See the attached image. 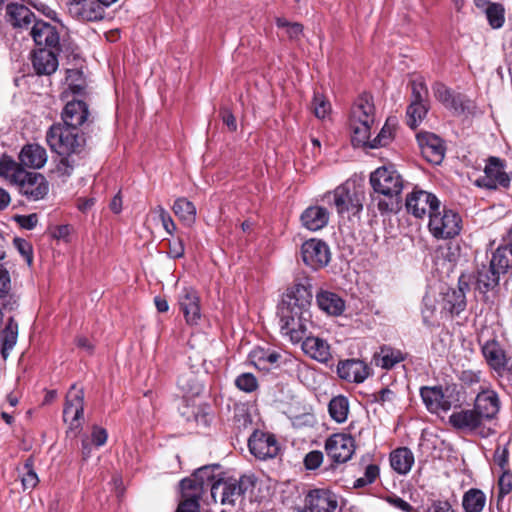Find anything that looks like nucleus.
I'll use <instances>...</instances> for the list:
<instances>
[{
    "label": "nucleus",
    "instance_id": "f257e3e1",
    "mask_svg": "<svg viewBox=\"0 0 512 512\" xmlns=\"http://www.w3.org/2000/svg\"><path fill=\"white\" fill-rule=\"evenodd\" d=\"M311 300L310 288L304 284H296L287 290L278 306L281 331L293 343H299L307 336Z\"/></svg>",
    "mask_w": 512,
    "mask_h": 512
},
{
    "label": "nucleus",
    "instance_id": "f03ea898",
    "mask_svg": "<svg viewBox=\"0 0 512 512\" xmlns=\"http://www.w3.org/2000/svg\"><path fill=\"white\" fill-rule=\"evenodd\" d=\"M2 179L16 185L29 200L43 199L49 192V183L42 174L21 169L5 155H2Z\"/></svg>",
    "mask_w": 512,
    "mask_h": 512
},
{
    "label": "nucleus",
    "instance_id": "7ed1b4c3",
    "mask_svg": "<svg viewBox=\"0 0 512 512\" xmlns=\"http://www.w3.org/2000/svg\"><path fill=\"white\" fill-rule=\"evenodd\" d=\"M369 182L375 194L385 197L379 200L378 210L381 213L397 211L404 183L399 172L391 166H382L370 174Z\"/></svg>",
    "mask_w": 512,
    "mask_h": 512
},
{
    "label": "nucleus",
    "instance_id": "20e7f679",
    "mask_svg": "<svg viewBox=\"0 0 512 512\" xmlns=\"http://www.w3.org/2000/svg\"><path fill=\"white\" fill-rule=\"evenodd\" d=\"M375 122V107L372 97L368 94L360 96L350 113L349 126L354 145H366L371 135V127Z\"/></svg>",
    "mask_w": 512,
    "mask_h": 512
},
{
    "label": "nucleus",
    "instance_id": "39448f33",
    "mask_svg": "<svg viewBox=\"0 0 512 512\" xmlns=\"http://www.w3.org/2000/svg\"><path fill=\"white\" fill-rule=\"evenodd\" d=\"M46 141L52 151L62 156L79 153L85 144V139L78 130L61 124L50 127Z\"/></svg>",
    "mask_w": 512,
    "mask_h": 512
},
{
    "label": "nucleus",
    "instance_id": "423d86ee",
    "mask_svg": "<svg viewBox=\"0 0 512 512\" xmlns=\"http://www.w3.org/2000/svg\"><path fill=\"white\" fill-rule=\"evenodd\" d=\"M252 487V478L249 476H242L239 479H218L211 485L210 490L211 496L215 502L219 500L222 505L233 507Z\"/></svg>",
    "mask_w": 512,
    "mask_h": 512
},
{
    "label": "nucleus",
    "instance_id": "0eeeda50",
    "mask_svg": "<svg viewBox=\"0 0 512 512\" xmlns=\"http://www.w3.org/2000/svg\"><path fill=\"white\" fill-rule=\"evenodd\" d=\"M461 224L462 219L457 212L443 207L430 214L428 227L435 238L451 239L460 233Z\"/></svg>",
    "mask_w": 512,
    "mask_h": 512
},
{
    "label": "nucleus",
    "instance_id": "6e6552de",
    "mask_svg": "<svg viewBox=\"0 0 512 512\" xmlns=\"http://www.w3.org/2000/svg\"><path fill=\"white\" fill-rule=\"evenodd\" d=\"M449 423L457 430L487 438L495 430L487 425L475 408L454 411L449 416Z\"/></svg>",
    "mask_w": 512,
    "mask_h": 512
},
{
    "label": "nucleus",
    "instance_id": "1a4fd4ad",
    "mask_svg": "<svg viewBox=\"0 0 512 512\" xmlns=\"http://www.w3.org/2000/svg\"><path fill=\"white\" fill-rule=\"evenodd\" d=\"M435 98L446 108L453 110L457 115L474 114L476 105L474 101L462 94H453L449 88L442 83H435L432 87Z\"/></svg>",
    "mask_w": 512,
    "mask_h": 512
},
{
    "label": "nucleus",
    "instance_id": "9d476101",
    "mask_svg": "<svg viewBox=\"0 0 512 512\" xmlns=\"http://www.w3.org/2000/svg\"><path fill=\"white\" fill-rule=\"evenodd\" d=\"M405 206L407 212L416 218H423L424 216L434 213L440 208V201L438 198L424 190H414L406 197Z\"/></svg>",
    "mask_w": 512,
    "mask_h": 512
},
{
    "label": "nucleus",
    "instance_id": "9b49d317",
    "mask_svg": "<svg viewBox=\"0 0 512 512\" xmlns=\"http://www.w3.org/2000/svg\"><path fill=\"white\" fill-rule=\"evenodd\" d=\"M66 8L72 18L82 22L99 21L105 16V9L95 0H68Z\"/></svg>",
    "mask_w": 512,
    "mask_h": 512
},
{
    "label": "nucleus",
    "instance_id": "f8f14e48",
    "mask_svg": "<svg viewBox=\"0 0 512 512\" xmlns=\"http://www.w3.org/2000/svg\"><path fill=\"white\" fill-rule=\"evenodd\" d=\"M303 262L312 269L325 267L330 261V249L328 245L317 239L305 241L301 247Z\"/></svg>",
    "mask_w": 512,
    "mask_h": 512
},
{
    "label": "nucleus",
    "instance_id": "ddd939ff",
    "mask_svg": "<svg viewBox=\"0 0 512 512\" xmlns=\"http://www.w3.org/2000/svg\"><path fill=\"white\" fill-rule=\"evenodd\" d=\"M325 450L334 462H347L355 450L354 439L348 434H333L326 440Z\"/></svg>",
    "mask_w": 512,
    "mask_h": 512
},
{
    "label": "nucleus",
    "instance_id": "4468645a",
    "mask_svg": "<svg viewBox=\"0 0 512 512\" xmlns=\"http://www.w3.org/2000/svg\"><path fill=\"white\" fill-rule=\"evenodd\" d=\"M484 175L475 183L479 187L495 189L498 185L508 187L511 177L504 171L503 162L497 157H490L484 169Z\"/></svg>",
    "mask_w": 512,
    "mask_h": 512
},
{
    "label": "nucleus",
    "instance_id": "2eb2a0df",
    "mask_svg": "<svg viewBox=\"0 0 512 512\" xmlns=\"http://www.w3.org/2000/svg\"><path fill=\"white\" fill-rule=\"evenodd\" d=\"M328 197H332L333 204L340 215L345 212L357 214L363 208L362 195L356 191H351L348 184L338 186L332 193L328 194Z\"/></svg>",
    "mask_w": 512,
    "mask_h": 512
},
{
    "label": "nucleus",
    "instance_id": "dca6fc26",
    "mask_svg": "<svg viewBox=\"0 0 512 512\" xmlns=\"http://www.w3.org/2000/svg\"><path fill=\"white\" fill-rule=\"evenodd\" d=\"M248 447L257 459L274 458L279 452V446L274 435L262 431H254L249 437Z\"/></svg>",
    "mask_w": 512,
    "mask_h": 512
},
{
    "label": "nucleus",
    "instance_id": "f3484780",
    "mask_svg": "<svg viewBox=\"0 0 512 512\" xmlns=\"http://www.w3.org/2000/svg\"><path fill=\"white\" fill-rule=\"evenodd\" d=\"M84 413V391L75 384L71 386L66 395V402L63 409V418L71 426L77 427L79 420Z\"/></svg>",
    "mask_w": 512,
    "mask_h": 512
},
{
    "label": "nucleus",
    "instance_id": "a211bd4d",
    "mask_svg": "<svg viewBox=\"0 0 512 512\" xmlns=\"http://www.w3.org/2000/svg\"><path fill=\"white\" fill-rule=\"evenodd\" d=\"M417 141L422 155L432 164H440L445 155L443 141L437 135L430 132H421L417 134Z\"/></svg>",
    "mask_w": 512,
    "mask_h": 512
},
{
    "label": "nucleus",
    "instance_id": "6ab92c4d",
    "mask_svg": "<svg viewBox=\"0 0 512 512\" xmlns=\"http://www.w3.org/2000/svg\"><path fill=\"white\" fill-rule=\"evenodd\" d=\"M474 408L486 424L490 425L500 410L498 394L491 389H484L480 391L476 396Z\"/></svg>",
    "mask_w": 512,
    "mask_h": 512
},
{
    "label": "nucleus",
    "instance_id": "aec40b11",
    "mask_svg": "<svg viewBox=\"0 0 512 512\" xmlns=\"http://www.w3.org/2000/svg\"><path fill=\"white\" fill-rule=\"evenodd\" d=\"M179 306L189 325H196L201 318L200 300L191 287H183L178 296Z\"/></svg>",
    "mask_w": 512,
    "mask_h": 512
},
{
    "label": "nucleus",
    "instance_id": "412c9836",
    "mask_svg": "<svg viewBox=\"0 0 512 512\" xmlns=\"http://www.w3.org/2000/svg\"><path fill=\"white\" fill-rule=\"evenodd\" d=\"M337 505L335 494L325 489H314L305 499V507L310 512H334Z\"/></svg>",
    "mask_w": 512,
    "mask_h": 512
},
{
    "label": "nucleus",
    "instance_id": "4be33fe9",
    "mask_svg": "<svg viewBox=\"0 0 512 512\" xmlns=\"http://www.w3.org/2000/svg\"><path fill=\"white\" fill-rule=\"evenodd\" d=\"M63 125L78 130L79 127L89 121L88 106L82 100L68 101L61 113Z\"/></svg>",
    "mask_w": 512,
    "mask_h": 512
},
{
    "label": "nucleus",
    "instance_id": "5701e85b",
    "mask_svg": "<svg viewBox=\"0 0 512 512\" xmlns=\"http://www.w3.org/2000/svg\"><path fill=\"white\" fill-rule=\"evenodd\" d=\"M338 376L348 382L362 383L370 374L367 364L359 359H347L337 365Z\"/></svg>",
    "mask_w": 512,
    "mask_h": 512
},
{
    "label": "nucleus",
    "instance_id": "b1692460",
    "mask_svg": "<svg viewBox=\"0 0 512 512\" xmlns=\"http://www.w3.org/2000/svg\"><path fill=\"white\" fill-rule=\"evenodd\" d=\"M219 465L203 466L195 471L191 477L185 478L180 482L181 489H189L196 492L199 489V494L202 495L208 486L214 482V470L218 469Z\"/></svg>",
    "mask_w": 512,
    "mask_h": 512
},
{
    "label": "nucleus",
    "instance_id": "393cba45",
    "mask_svg": "<svg viewBox=\"0 0 512 512\" xmlns=\"http://www.w3.org/2000/svg\"><path fill=\"white\" fill-rule=\"evenodd\" d=\"M5 10L6 21L15 29H28L35 20L34 13L23 4L10 2Z\"/></svg>",
    "mask_w": 512,
    "mask_h": 512
},
{
    "label": "nucleus",
    "instance_id": "a878e982",
    "mask_svg": "<svg viewBox=\"0 0 512 512\" xmlns=\"http://www.w3.org/2000/svg\"><path fill=\"white\" fill-rule=\"evenodd\" d=\"M38 46L55 48L59 44V34L55 26L43 20H34L30 32Z\"/></svg>",
    "mask_w": 512,
    "mask_h": 512
},
{
    "label": "nucleus",
    "instance_id": "bb28decb",
    "mask_svg": "<svg viewBox=\"0 0 512 512\" xmlns=\"http://www.w3.org/2000/svg\"><path fill=\"white\" fill-rule=\"evenodd\" d=\"M59 62L55 52L40 48L33 53L32 66L37 75L49 76L58 68Z\"/></svg>",
    "mask_w": 512,
    "mask_h": 512
},
{
    "label": "nucleus",
    "instance_id": "cd10ccee",
    "mask_svg": "<svg viewBox=\"0 0 512 512\" xmlns=\"http://www.w3.org/2000/svg\"><path fill=\"white\" fill-rule=\"evenodd\" d=\"M302 349L308 356L318 362L326 363L332 357L330 345L319 337L306 336L302 340Z\"/></svg>",
    "mask_w": 512,
    "mask_h": 512
},
{
    "label": "nucleus",
    "instance_id": "c85d7f7f",
    "mask_svg": "<svg viewBox=\"0 0 512 512\" xmlns=\"http://www.w3.org/2000/svg\"><path fill=\"white\" fill-rule=\"evenodd\" d=\"M300 220L308 230L318 231L328 224L329 212L321 206H310L303 211Z\"/></svg>",
    "mask_w": 512,
    "mask_h": 512
},
{
    "label": "nucleus",
    "instance_id": "c756f323",
    "mask_svg": "<svg viewBox=\"0 0 512 512\" xmlns=\"http://www.w3.org/2000/svg\"><path fill=\"white\" fill-rule=\"evenodd\" d=\"M318 307L331 316H339L345 310V301L336 293L320 290L316 294Z\"/></svg>",
    "mask_w": 512,
    "mask_h": 512
},
{
    "label": "nucleus",
    "instance_id": "7c9ffc66",
    "mask_svg": "<svg viewBox=\"0 0 512 512\" xmlns=\"http://www.w3.org/2000/svg\"><path fill=\"white\" fill-rule=\"evenodd\" d=\"M420 395L430 412L447 411L451 408L450 401L439 387H423L420 390Z\"/></svg>",
    "mask_w": 512,
    "mask_h": 512
},
{
    "label": "nucleus",
    "instance_id": "2f4dec72",
    "mask_svg": "<svg viewBox=\"0 0 512 512\" xmlns=\"http://www.w3.org/2000/svg\"><path fill=\"white\" fill-rule=\"evenodd\" d=\"M504 242L495 250L490 260L492 267H495L501 274H505L512 268V228Z\"/></svg>",
    "mask_w": 512,
    "mask_h": 512
},
{
    "label": "nucleus",
    "instance_id": "473e14b6",
    "mask_svg": "<svg viewBox=\"0 0 512 512\" xmlns=\"http://www.w3.org/2000/svg\"><path fill=\"white\" fill-rule=\"evenodd\" d=\"M19 159L22 165L39 169L46 163L47 153L46 150L38 144H28L22 148Z\"/></svg>",
    "mask_w": 512,
    "mask_h": 512
},
{
    "label": "nucleus",
    "instance_id": "72a5a7b5",
    "mask_svg": "<svg viewBox=\"0 0 512 512\" xmlns=\"http://www.w3.org/2000/svg\"><path fill=\"white\" fill-rule=\"evenodd\" d=\"M405 359V353L388 345L381 346L379 351L374 354L376 366L385 370L393 369L397 364L403 362Z\"/></svg>",
    "mask_w": 512,
    "mask_h": 512
},
{
    "label": "nucleus",
    "instance_id": "f704fd0d",
    "mask_svg": "<svg viewBox=\"0 0 512 512\" xmlns=\"http://www.w3.org/2000/svg\"><path fill=\"white\" fill-rule=\"evenodd\" d=\"M483 355L491 368L501 373L505 371V351L494 340L486 342L482 347Z\"/></svg>",
    "mask_w": 512,
    "mask_h": 512
},
{
    "label": "nucleus",
    "instance_id": "c9c22d12",
    "mask_svg": "<svg viewBox=\"0 0 512 512\" xmlns=\"http://www.w3.org/2000/svg\"><path fill=\"white\" fill-rule=\"evenodd\" d=\"M500 274L495 267H492L491 262L488 266L482 265L477 270V289L482 293L494 289L499 284Z\"/></svg>",
    "mask_w": 512,
    "mask_h": 512
},
{
    "label": "nucleus",
    "instance_id": "e433bc0d",
    "mask_svg": "<svg viewBox=\"0 0 512 512\" xmlns=\"http://www.w3.org/2000/svg\"><path fill=\"white\" fill-rule=\"evenodd\" d=\"M390 464L394 471L399 474H407L414 464V455L406 447L394 450L390 455Z\"/></svg>",
    "mask_w": 512,
    "mask_h": 512
},
{
    "label": "nucleus",
    "instance_id": "4c0bfd02",
    "mask_svg": "<svg viewBox=\"0 0 512 512\" xmlns=\"http://www.w3.org/2000/svg\"><path fill=\"white\" fill-rule=\"evenodd\" d=\"M174 214L186 225H192L196 220V207L185 197H179L172 206Z\"/></svg>",
    "mask_w": 512,
    "mask_h": 512
},
{
    "label": "nucleus",
    "instance_id": "58836bf2",
    "mask_svg": "<svg viewBox=\"0 0 512 512\" xmlns=\"http://www.w3.org/2000/svg\"><path fill=\"white\" fill-rule=\"evenodd\" d=\"M19 325L14 317H9L2 329V358H7V352L17 343Z\"/></svg>",
    "mask_w": 512,
    "mask_h": 512
},
{
    "label": "nucleus",
    "instance_id": "ea45409f",
    "mask_svg": "<svg viewBox=\"0 0 512 512\" xmlns=\"http://www.w3.org/2000/svg\"><path fill=\"white\" fill-rule=\"evenodd\" d=\"M466 307V297L461 288L447 292L443 298V309L452 315L460 314Z\"/></svg>",
    "mask_w": 512,
    "mask_h": 512
},
{
    "label": "nucleus",
    "instance_id": "a19ab883",
    "mask_svg": "<svg viewBox=\"0 0 512 512\" xmlns=\"http://www.w3.org/2000/svg\"><path fill=\"white\" fill-rule=\"evenodd\" d=\"M11 278L7 270L2 269V309L14 310L18 307L20 295L14 289L11 292Z\"/></svg>",
    "mask_w": 512,
    "mask_h": 512
},
{
    "label": "nucleus",
    "instance_id": "79ce46f5",
    "mask_svg": "<svg viewBox=\"0 0 512 512\" xmlns=\"http://www.w3.org/2000/svg\"><path fill=\"white\" fill-rule=\"evenodd\" d=\"M330 417L337 423H343L347 420L349 414V401L343 395L333 397L328 405Z\"/></svg>",
    "mask_w": 512,
    "mask_h": 512
},
{
    "label": "nucleus",
    "instance_id": "37998d69",
    "mask_svg": "<svg viewBox=\"0 0 512 512\" xmlns=\"http://www.w3.org/2000/svg\"><path fill=\"white\" fill-rule=\"evenodd\" d=\"M485 503V494L481 490L475 488L465 492L462 499V506L465 512H481Z\"/></svg>",
    "mask_w": 512,
    "mask_h": 512
},
{
    "label": "nucleus",
    "instance_id": "c03bdc74",
    "mask_svg": "<svg viewBox=\"0 0 512 512\" xmlns=\"http://www.w3.org/2000/svg\"><path fill=\"white\" fill-rule=\"evenodd\" d=\"M428 110V103L411 102L406 111L408 126L412 129L417 128L422 120L426 117Z\"/></svg>",
    "mask_w": 512,
    "mask_h": 512
},
{
    "label": "nucleus",
    "instance_id": "a18cd8bd",
    "mask_svg": "<svg viewBox=\"0 0 512 512\" xmlns=\"http://www.w3.org/2000/svg\"><path fill=\"white\" fill-rule=\"evenodd\" d=\"M183 500L178 505L176 512H199V500L202 495L199 494V489L196 492L189 489H181Z\"/></svg>",
    "mask_w": 512,
    "mask_h": 512
},
{
    "label": "nucleus",
    "instance_id": "49530a36",
    "mask_svg": "<svg viewBox=\"0 0 512 512\" xmlns=\"http://www.w3.org/2000/svg\"><path fill=\"white\" fill-rule=\"evenodd\" d=\"M489 25L493 29H499L505 21V8L500 3H492L486 7L485 11Z\"/></svg>",
    "mask_w": 512,
    "mask_h": 512
},
{
    "label": "nucleus",
    "instance_id": "de8ad7c7",
    "mask_svg": "<svg viewBox=\"0 0 512 512\" xmlns=\"http://www.w3.org/2000/svg\"><path fill=\"white\" fill-rule=\"evenodd\" d=\"M151 214L154 215V217L161 222L162 227L168 234H174V232L176 231V224L173 221L169 212L162 205H157L154 208H152Z\"/></svg>",
    "mask_w": 512,
    "mask_h": 512
},
{
    "label": "nucleus",
    "instance_id": "09e8293b",
    "mask_svg": "<svg viewBox=\"0 0 512 512\" xmlns=\"http://www.w3.org/2000/svg\"><path fill=\"white\" fill-rule=\"evenodd\" d=\"M411 88V102L428 103V88L423 79L413 80Z\"/></svg>",
    "mask_w": 512,
    "mask_h": 512
},
{
    "label": "nucleus",
    "instance_id": "8fccbe9b",
    "mask_svg": "<svg viewBox=\"0 0 512 512\" xmlns=\"http://www.w3.org/2000/svg\"><path fill=\"white\" fill-rule=\"evenodd\" d=\"M236 387L246 393H251L258 388V381L252 373H242L235 379Z\"/></svg>",
    "mask_w": 512,
    "mask_h": 512
},
{
    "label": "nucleus",
    "instance_id": "3c124183",
    "mask_svg": "<svg viewBox=\"0 0 512 512\" xmlns=\"http://www.w3.org/2000/svg\"><path fill=\"white\" fill-rule=\"evenodd\" d=\"M312 108L317 118L324 119L330 113L331 105L324 96L315 94L312 102Z\"/></svg>",
    "mask_w": 512,
    "mask_h": 512
},
{
    "label": "nucleus",
    "instance_id": "603ef678",
    "mask_svg": "<svg viewBox=\"0 0 512 512\" xmlns=\"http://www.w3.org/2000/svg\"><path fill=\"white\" fill-rule=\"evenodd\" d=\"M68 87L73 94H81L84 90V81L82 80V73L79 70H67Z\"/></svg>",
    "mask_w": 512,
    "mask_h": 512
},
{
    "label": "nucleus",
    "instance_id": "864d4df0",
    "mask_svg": "<svg viewBox=\"0 0 512 512\" xmlns=\"http://www.w3.org/2000/svg\"><path fill=\"white\" fill-rule=\"evenodd\" d=\"M379 476V467L376 464H370L365 468L364 476L354 482L355 488H362L373 483Z\"/></svg>",
    "mask_w": 512,
    "mask_h": 512
},
{
    "label": "nucleus",
    "instance_id": "5fc2aeb1",
    "mask_svg": "<svg viewBox=\"0 0 512 512\" xmlns=\"http://www.w3.org/2000/svg\"><path fill=\"white\" fill-rule=\"evenodd\" d=\"M13 244L18 252L23 256L26 260L27 264L30 266L33 262V248L32 245L23 238H14Z\"/></svg>",
    "mask_w": 512,
    "mask_h": 512
},
{
    "label": "nucleus",
    "instance_id": "6e6d98bb",
    "mask_svg": "<svg viewBox=\"0 0 512 512\" xmlns=\"http://www.w3.org/2000/svg\"><path fill=\"white\" fill-rule=\"evenodd\" d=\"M392 138V130L391 128L388 126V124H386L382 129L381 131L379 132V134L371 141L366 144V145H369L370 148H379V147H382V146H386L389 141L391 140Z\"/></svg>",
    "mask_w": 512,
    "mask_h": 512
},
{
    "label": "nucleus",
    "instance_id": "4d7b16f0",
    "mask_svg": "<svg viewBox=\"0 0 512 512\" xmlns=\"http://www.w3.org/2000/svg\"><path fill=\"white\" fill-rule=\"evenodd\" d=\"M24 469L26 472L22 477V484L25 489H33L39 482L37 474L32 470V465L29 461L25 463Z\"/></svg>",
    "mask_w": 512,
    "mask_h": 512
},
{
    "label": "nucleus",
    "instance_id": "13d9d810",
    "mask_svg": "<svg viewBox=\"0 0 512 512\" xmlns=\"http://www.w3.org/2000/svg\"><path fill=\"white\" fill-rule=\"evenodd\" d=\"M267 353L268 352L264 351L263 349H254L249 354L250 362L259 369L268 370L269 366L267 365V360L265 359Z\"/></svg>",
    "mask_w": 512,
    "mask_h": 512
},
{
    "label": "nucleus",
    "instance_id": "bf43d9fd",
    "mask_svg": "<svg viewBox=\"0 0 512 512\" xmlns=\"http://www.w3.org/2000/svg\"><path fill=\"white\" fill-rule=\"evenodd\" d=\"M323 462V453L318 450L311 451L304 458V465L308 470L317 469Z\"/></svg>",
    "mask_w": 512,
    "mask_h": 512
},
{
    "label": "nucleus",
    "instance_id": "052dcab7",
    "mask_svg": "<svg viewBox=\"0 0 512 512\" xmlns=\"http://www.w3.org/2000/svg\"><path fill=\"white\" fill-rule=\"evenodd\" d=\"M436 311V307L434 301L429 297H424L423 300V308H422V317L423 321L426 325L432 324V319L434 317Z\"/></svg>",
    "mask_w": 512,
    "mask_h": 512
},
{
    "label": "nucleus",
    "instance_id": "680f3d73",
    "mask_svg": "<svg viewBox=\"0 0 512 512\" xmlns=\"http://www.w3.org/2000/svg\"><path fill=\"white\" fill-rule=\"evenodd\" d=\"M418 512H455L448 501H433L430 505L422 507Z\"/></svg>",
    "mask_w": 512,
    "mask_h": 512
},
{
    "label": "nucleus",
    "instance_id": "e2e57ef3",
    "mask_svg": "<svg viewBox=\"0 0 512 512\" xmlns=\"http://www.w3.org/2000/svg\"><path fill=\"white\" fill-rule=\"evenodd\" d=\"M191 378L192 375L180 377L178 379V385L183 391L187 393L199 394L202 390V386L198 383L190 384L189 382Z\"/></svg>",
    "mask_w": 512,
    "mask_h": 512
},
{
    "label": "nucleus",
    "instance_id": "0e129e2a",
    "mask_svg": "<svg viewBox=\"0 0 512 512\" xmlns=\"http://www.w3.org/2000/svg\"><path fill=\"white\" fill-rule=\"evenodd\" d=\"M108 438V433L106 429L99 427V426H93L92 433H91V441L96 447L103 446Z\"/></svg>",
    "mask_w": 512,
    "mask_h": 512
},
{
    "label": "nucleus",
    "instance_id": "69168bd1",
    "mask_svg": "<svg viewBox=\"0 0 512 512\" xmlns=\"http://www.w3.org/2000/svg\"><path fill=\"white\" fill-rule=\"evenodd\" d=\"M14 219L22 228L27 230L33 229L38 222V217L36 214L16 215Z\"/></svg>",
    "mask_w": 512,
    "mask_h": 512
},
{
    "label": "nucleus",
    "instance_id": "338daca9",
    "mask_svg": "<svg viewBox=\"0 0 512 512\" xmlns=\"http://www.w3.org/2000/svg\"><path fill=\"white\" fill-rule=\"evenodd\" d=\"M494 462L497 464L502 471L506 470L509 460V452L507 448L497 447L494 453Z\"/></svg>",
    "mask_w": 512,
    "mask_h": 512
},
{
    "label": "nucleus",
    "instance_id": "774afa93",
    "mask_svg": "<svg viewBox=\"0 0 512 512\" xmlns=\"http://www.w3.org/2000/svg\"><path fill=\"white\" fill-rule=\"evenodd\" d=\"M500 494H508L512 490V474L504 470L499 479Z\"/></svg>",
    "mask_w": 512,
    "mask_h": 512
}]
</instances>
